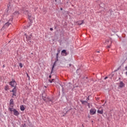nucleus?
<instances>
[{"mask_svg": "<svg viewBox=\"0 0 127 127\" xmlns=\"http://www.w3.org/2000/svg\"><path fill=\"white\" fill-rule=\"evenodd\" d=\"M58 61V58H57V61H56V62H55V63H54V65H53V68H52V72H53V70H54V69L55 67V65L56 64V62Z\"/></svg>", "mask_w": 127, "mask_h": 127, "instance_id": "nucleus-11", "label": "nucleus"}, {"mask_svg": "<svg viewBox=\"0 0 127 127\" xmlns=\"http://www.w3.org/2000/svg\"><path fill=\"white\" fill-rule=\"evenodd\" d=\"M63 10V8H61V10Z\"/></svg>", "mask_w": 127, "mask_h": 127, "instance_id": "nucleus-30", "label": "nucleus"}, {"mask_svg": "<svg viewBox=\"0 0 127 127\" xmlns=\"http://www.w3.org/2000/svg\"><path fill=\"white\" fill-rule=\"evenodd\" d=\"M58 55H59V54L58 53V54H57V58L58 59Z\"/></svg>", "mask_w": 127, "mask_h": 127, "instance_id": "nucleus-22", "label": "nucleus"}, {"mask_svg": "<svg viewBox=\"0 0 127 127\" xmlns=\"http://www.w3.org/2000/svg\"><path fill=\"white\" fill-rule=\"evenodd\" d=\"M14 102L12 99L10 100V105L11 107H13Z\"/></svg>", "mask_w": 127, "mask_h": 127, "instance_id": "nucleus-12", "label": "nucleus"}, {"mask_svg": "<svg viewBox=\"0 0 127 127\" xmlns=\"http://www.w3.org/2000/svg\"><path fill=\"white\" fill-rule=\"evenodd\" d=\"M106 79H108V77H106L104 78L105 80H106Z\"/></svg>", "mask_w": 127, "mask_h": 127, "instance_id": "nucleus-24", "label": "nucleus"}, {"mask_svg": "<svg viewBox=\"0 0 127 127\" xmlns=\"http://www.w3.org/2000/svg\"><path fill=\"white\" fill-rule=\"evenodd\" d=\"M19 65H20V67H21V68H22V67H23V64H22L21 63H20V64H19Z\"/></svg>", "mask_w": 127, "mask_h": 127, "instance_id": "nucleus-19", "label": "nucleus"}, {"mask_svg": "<svg viewBox=\"0 0 127 127\" xmlns=\"http://www.w3.org/2000/svg\"><path fill=\"white\" fill-rule=\"evenodd\" d=\"M125 84L123 83V82L120 81L119 87H120V88H123V87H125Z\"/></svg>", "mask_w": 127, "mask_h": 127, "instance_id": "nucleus-7", "label": "nucleus"}, {"mask_svg": "<svg viewBox=\"0 0 127 127\" xmlns=\"http://www.w3.org/2000/svg\"><path fill=\"white\" fill-rule=\"evenodd\" d=\"M27 76L28 77V78H30V76L28 75V73H27Z\"/></svg>", "mask_w": 127, "mask_h": 127, "instance_id": "nucleus-25", "label": "nucleus"}, {"mask_svg": "<svg viewBox=\"0 0 127 127\" xmlns=\"http://www.w3.org/2000/svg\"><path fill=\"white\" fill-rule=\"evenodd\" d=\"M31 38H32V36L31 35H30V36H29L28 37H26V39H27V41H28V43L29 44H31V43L33 44V42L31 41Z\"/></svg>", "mask_w": 127, "mask_h": 127, "instance_id": "nucleus-4", "label": "nucleus"}, {"mask_svg": "<svg viewBox=\"0 0 127 127\" xmlns=\"http://www.w3.org/2000/svg\"><path fill=\"white\" fill-rule=\"evenodd\" d=\"M103 113H104V110L103 109H101V110H97V113L98 114H99L100 115H103Z\"/></svg>", "mask_w": 127, "mask_h": 127, "instance_id": "nucleus-8", "label": "nucleus"}, {"mask_svg": "<svg viewBox=\"0 0 127 127\" xmlns=\"http://www.w3.org/2000/svg\"><path fill=\"white\" fill-rule=\"evenodd\" d=\"M9 84L11 86V87H16L17 83L14 79H12L11 82L9 83Z\"/></svg>", "mask_w": 127, "mask_h": 127, "instance_id": "nucleus-2", "label": "nucleus"}, {"mask_svg": "<svg viewBox=\"0 0 127 127\" xmlns=\"http://www.w3.org/2000/svg\"><path fill=\"white\" fill-rule=\"evenodd\" d=\"M13 110H14V109L12 108H10V107L9 108V110L10 112H13Z\"/></svg>", "mask_w": 127, "mask_h": 127, "instance_id": "nucleus-17", "label": "nucleus"}, {"mask_svg": "<svg viewBox=\"0 0 127 127\" xmlns=\"http://www.w3.org/2000/svg\"><path fill=\"white\" fill-rule=\"evenodd\" d=\"M43 98H44V94H43Z\"/></svg>", "mask_w": 127, "mask_h": 127, "instance_id": "nucleus-33", "label": "nucleus"}, {"mask_svg": "<svg viewBox=\"0 0 127 127\" xmlns=\"http://www.w3.org/2000/svg\"><path fill=\"white\" fill-rule=\"evenodd\" d=\"M87 100H89V98H87Z\"/></svg>", "mask_w": 127, "mask_h": 127, "instance_id": "nucleus-31", "label": "nucleus"}, {"mask_svg": "<svg viewBox=\"0 0 127 127\" xmlns=\"http://www.w3.org/2000/svg\"><path fill=\"white\" fill-rule=\"evenodd\" d=\"M69 66H71V64H69Z\"/></svg>", "mask_w": 127, "mask_h": 127, "instance_id": "nucleus-32", "label": "nucleus"}, {"mask_svg": "<svg viewBox=\"0 0 127 127\" xmlns=\"http://www.w3.org/2000/svg\"><path fill=\"white\" fill-rule=\"evenodd\" d=\"M49 81H50V83H52V80L51 79H49Z\"/></svg>", "mask_w": 127, "mask_h": 127, "instance_id": "nucleus-20", "label": "nucleus"}, {"mask_svg": "<svg viewBox=\"0 0 127 127\" xmlns=\"http://www.w3.org/2000/svg\"><path fill=\"white\" fill-rule=\"evenodd\" d=\"M126 75L127 76V71L126 72Z\"/></svg>", "mask_w": 127, "mask_h": 127, "instance_id": "nucleus-29", "label": "nucleus"}, {"mask_svg": "<svg viewBox=\"0 0 127 127\" xmlns=\"http://www.w3.org/2000/svg\"><path fill=\"white\" fill-rule=\"evenodd\" d=\"M8 89H9V86L8 85L5 86V91H8Z\"/></svg>", "mask_w": 127, "mask_h": 127, "instance_id": "nucleus-16", "label": "nucleus"}, {"mask_svg": "<svg viewBox=\"0 0 127 127\" xmlns=\"http://www.w3.org/2000/svg\"><path fill=\"white\" fill-rule=\"evenodd\" d=\"M47 102L50 103V104L52 105L53 104V99H49Z\"/></svg>", "mask_w": 127, "mask_h": 127, "instance_id": "nucleus-9", "label": "nucleus"}, {"mask_svg": "<svg viewBox=\"0 0 127 127\" xmlns=\"http://www.w3.org/2000/svg\"><path fill=\"white\" fill-rule=\"evenodd\" d=\"M20 110L21 111H24L25 110V108L23 105L20 106Z\"/></svg>", "mask_w": 127, "mask_h": 127, "instance_id": "nucleus-13", "label": "nucleus"}, {"mask_svg": "<svg viewBox=\"0 0 127 127\" xmlns=\"http://www.w3.org/2000/svg\"><path fill=\"white\" fill-rule=\"evenodd\" d=\"M125 69H126V71H127V66H126L125 67Z\"/></svg>", "mask_w": 127, "mask_h": 127, "instance_id": "nucleus-23", "label": "nucleus"}, {"mask_svg": "<svg viewBox=\"0 0 127 127\" xmlns=\"http://www.w3.org/2000/svg\"><path fill=\"white\" fill-rule=\"evenodd\" d=\"M4 67H5V65H3V68H4Z\"/></svg>", "mask_w": 127, "mask_h": 127, "instance_id": "nucleus-28", "label": "nucleus"}, {"mask_svg": "<svg viewBox=\"0 0 127 127\" xmlns=\"http://www.w3.org/2000/svg\"><path fill=\"white\" fill-rule=\"evenodd\" d=\"M53 81H54V79H52V82H53Z\"/></svg>", "mask_w": 127, "mask_h": 127, "instance_id": "nucleus-27", "label": "nucleus"}, {"mask_svg": "<svg viewBox=\"0 0 127 127\" xmlns=\"http://www.w3.org/2000/svg\"><path fill=\"white\" fill-rule=\"evenodd\" d=\"M63 53L66 54V50H64L62 51V54L63 55Z\"/></svg>", "mask_w": 127, "mask_h": 127, "instance_id": "nucleus-18", "label": "nucleus"}, {"mask_svg": "<svg viewBox=\"0 0 127 127\" xmlns=\"http://www.w3.org/2000/svg\"><path fill=\"white\" fill-rule=\"evenodd\" d=\"M10 92H12V93H13L12 97H13V96H16V92H17V89H16V86L14 87V88L13 89V90L12 91H10Z\"/></svg>", "mask_w": 127, "mask_h": 127, "instance_id": "nucleus-5", "label": "nucleus"}, {"mask_svg": "<svg viewBox=\"0 0 127 127\" xmlns=\"http://www.w3.org/2000/svg\"><path fill=\"white\" fill-rule=\"evenodd\" d=\"M13 112L14 113V115L15 116H18L20 114V113L16 109H13Z\"/></svg>", "mask_w": 127, "mask_h": 127, "instance_id": "nucleus-6", "label": "nucleus"}, {"mask_svg": "<svg viewBox=\"0 0 127 127\" xmlns=\"http://www.w3.org/2000/svg\"><path fill=\"white\" fill-rule=\"evenodd\" d=\"M81 103L82 104H85V103H87V102L86 101H81Z\"/></svg>", "mask_w": 127, "mask_h": 127, "instance_id": "nucleus-15", "label": "nucleus"}, {"mask_svg": "<svg viewBox=\"0 0 127 127\" xmlns=\"http://www.w3.org/2000/svg\"><path fill=\"white\" fill-rule=\"evenodd\" d=\"M10 24V23H9V22H7L3 26V28H7L9 26Z\"/></svg>", "mask_w": 127, "mask_h": 127, "instance_id": "nucleus-10", "label": "nucleus"}, {"mask_svg": "<svg viewBox=\"0 0 127 127\" xmlns=\"http://www.w3.org/2000/svg\"><path fill=\"white\" fill-rule=\"evenodd\" d=\"M83 23H84V21L83 20L79 21L78 22V25H81Z\"/></svg>", "mask_w": 127, "mask_h": 127, "instance_id": "nucleus-14", "label": "nucleus"}, {"mask_svg": "<svg viewBox=\"0 0 127 127\" xmlns=\"http://www.w3.org/2000/svg\"><path fill=\"white\" fill-rule=\"evenodd\" d=\"M49 77L50 78H51L52 76H51V75H50V76H49Z\"/></svg>", "mask_w": 127, "mask_h": 127, "instance_id": "nucleus-26", "label": "nucleus"}, {"mask_svg": "<svg viewBox=\"0 0 127 127\" xmlns=\"http://www.w3.org/2000/svg\"><path fill=\"white\" fill-rule=\"evenodd\" d=\"M50 30H51V31H53V29L52 28H50Z\"/></svg>", "mask_w": 127, "mask_h": 127, "instance_id": "nucleus-21", "label": "nucleus"}, {"mask_svg": "<svg viewBox=\"0 0 127 127\" xmlns=\"http://www.w3.org/2000/svg\"><path fill=\"white\" fill-rule=\"evenodd\" d=\"M67 113V112H65V113Z\"/></svg>", "mask_w": 127, "mask_h": 127, "instance_id": "nucleus-35", "label": "nucleus"}, {"mask_svg": "<svg viewBox=\"0 0 127 127\" xmlns=\"http://www.w3.org/2000/svg\"><path fill=\"white\" fill-rule=\"evenodd\" d=\"M97 53H100V52L99 51H98V52H97Z\"/></svg>", "mask_w": 127, "mask_h": 127, "instance_id": "nucleus-34", "label": "nucleus"}, {"mask_svg": "<svg viewBox=\"0 0 127 127\" xmlns=\"http://www.w3.org/2000/svg\"><path fill=\"white\" fill-rule=\"evenodd\" d=\"M96 113V110L95 109H91L90 110V114L91 115H94Z\"/></svg>", "mask_w": 127, "mask_h": 127, "instance_id": "nucleus-3", "label": "nucleus"}, {"mask_svg": "<svg viewBox=\"0 0 127 127\" xmlns=\"http://www.w3.org/2000/svg\"><path fill=\"white\" fill-rule=\"evenodd\" d=\"M24 13L25 15L28 16V18L30 19V18H31V17L32 16V14H31L30 11H29L28 10H27V8H26V10H24Z\"/></svg>", "mask_w": 127, "mask_h": 127, "instance_id": "nucleus-1", "label": "nucleus"}]
</instances>
